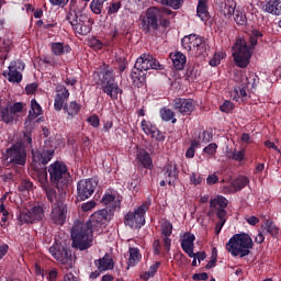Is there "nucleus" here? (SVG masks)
I'll use <instances>...</instances> for the list:
<instances>
[{"label": "nucleus", "mask_w": 281, "mask_h": 281, "mask_svg": "<svg viewBox=\"0 0 281 281\" xmlns=\"http://www.w3.org/2000/svg\"><path fill=\"white\" fill-rule=\"evenodd\" d=\"M52 205L50 218L56 225H65L67 221V205L55 198Z\"/></svg>", "instance_id": "obj_16"}, {"label": "nucleus", "mask_w": 281, "mask_h": 281, "mask_svg": "<svg viewBox=\"0 0 281 281\" xmlns=\"http://www.w3.org/2000/svg\"><path fill=\"white\" fill-rule=\"evenodd\" d=\"M33 186L34 184L29 180H23L22 183H21L22 190H25V191L32 190Z\"/></svg>", "instance_id": "obj_64"}, {"label": "nucleus", "mask_w": 281, "mask_h": 281, "mask_svg": "<svg viewBox=\"0 0 281 281\" xmlns=\"http://www.w3.org/2000/svg\"><path fill=\"white\" fill-rule=\"evenodd\" d=\"M37 181L41 183L42 188L45 190L47 200L49 203L56 201V190L49 188V182L47 180V171L43 170L37 173Z\"/></svg>", "instance_id": "obj_21"}, {"label": "nucleus", "mask_w": 281, "mask_h": 281, "mask_svg": "<svg viewBox=\"0 0 281 281\" xmlns=\"http://www.w3.org/2000/svg\"><path fill=\"white\" fill-rule=\"evenodd\" d=\"M7 161L14 166H25L27 161V151L22 145L15 144L7 149Z\"/></svg>", "instance_id": "obj_14"}, {"label": "nucleus", "mask_w": 281, "mask_h": 281, "mask_svg": "<svg viewBox=\"0 0 281 281\" xmlns=\"http://www.w3.org/2000/svg\"><path fill=\"white\" fill-rule=\"evenodd\" d=\"M38 115H43V108H41V104H38L36 99H32L31 110L29 111V117H32V120H35V117H38Z\"/></svg>", "instance_id": "obj_40"}, {"label": "nucleus", "mask_w": 281, "mask_h": 281, "mask_svg": "<svg viewBox=\"0 0 281 281\" xmlns=\"http://www.w3.org/2000/svg\"><path fill=\"white\" fill-rule=\"evenodd\" d=\"M45 218V210L42 205H34L31 210L21 211L18 215V225L38 223Z\"/></svg>", "instance_id": "obj_9"}, {"label": "nucleus", "mask_w": 281, "mask_h": 281, "mask_svg": "<svg viewBox=\"0 0 281 281\" xmlns=\"http://www.w3.org/2000/svg\"><path fill=\"white\" fill-rule=\"evenodd\" d=\"M48 175L49 181L52 186L60 190L67 188L69 186V179L71 176L69 175V169H67V165L61 161H55L48 166Z\"/></svg>", "instance_id": "obj_3"}, {"label": "nucleus", "mask_w": 281, "mask_h": 281, "mask_svg": "<svg viewBox=\"0 0 281 281\" xmlns=\"http://www.w3.org/2000/svg\"><path fill=\"white\" fill-rule=\"evenodd\" d=\"M231 98L235 101L238 102V100H241L243 102H245V100H247V90L245 88H234L231 91Z\"/></svg>", "instance_id": "obj_38"}, {"label": "nucleus", "mask_w": 281, "mask_h": 281, "mask_svg": "<svg viewBox=\"0 0 281 281\" xmlns=\"http://www.w3.org/2000/svg\"><path fill=\"white\" fill-rule=\"evenodd\" d=\"M265 11L269 14H276L280 16L281 14V0H270L265 4Z\"/></svg>", "instance_id": "obj_34"}, {"label": "nucleus", "mask_w": 281, "mask_h": 281, "mask_svg": "<svg viewBox=\"0 0 281 281\" xmlns=\"http://www.w3.org/2000/svg\"><path fill=\"white\" fill-rule=\"evenodd\" d=\"M66 21L70 23L76 34L87 36L91 32V25L93 22L87 15L78 16L76 11H69L66 15Z\"/></svg>", "instance_id": "obj_7"}, {"label": "nucleus", "mask_w": 281, "mask_h": 281, "mask_svg": "<svg viewBox=\"0 0 281 281\" xmlns=\"http://www.w3.org/2000/svg\"><path fill=\"white\" fill-rule=\"evenodd\" d=\"M218 8L221 12L224 14V16H234L235 10H236V1L234 0H221Z\"/></svg>", "instance_id": "obj_30"}, {"label": "nucleus", "mask_w": 281, "mask_h": 281, "mask_svg": "<svg viewBox=\"0 0 281 281\" xmlns=\"http://www.w3.org/2000/svg\"><path fill=\"white\" fill-rule=\"evenodd\" d=\"M258 38H262L261 32L258 30H252L250 34L251 47H256V45H258Z\"/></svg>", "instance_id": "obj_53"}, {"label": "nucleus", "mask_w": 281, "mask_h": 281, "mask_svg": "<svg viewBox=\"0 0 281 281\" xmlns=\"http://www.w3.org/2000/svg\"><path fill=\"white\" fill-rule=\"evenodd\" d=\"M25 69V63L21 60H12L8 67V70H4L2 76L7 78L12 85H19L23 80V71Z\"/></svg>", "instance_id": "obj_13"}, {"label": "nucleus", "mask_w": 281, "mask_h": 281, "mask_svg": "<svg viewBox=\"0 0 281 281\" xmlns=\"http://www.w3.org/2000/svg\"><path fill=\"white\" fill-rule=\"evenodd\" d=\"M94 265L100 273H102V271H109L114 267L113 258L109 254H105L101 259L95 260Z\"/></svg>", "instance_id": "obj_29"}, {"label": "nucleus", "mask_w": 281, "mask_h": 281, "mask_svg": "<svg viewBox=\"0 0 281 281\" xmlns=\"http://www.w3.org/2000/svg\"><path fill=\"white\" fill-rule=\"evenodd\" d=\"M227 157L234 161H243L245 159V150H235L232 155H227Z\"/></svg>", "instance_id": "obj_55"}, {"label": "nucleus", "mask_w": 281, "mask_h": 281, "mask_svg": "<svg viewBox=\"0 0 281 281\" xmlns=\"http://www.w3.org/2000/svg\"><path fill=\"white\" fill-rule=\"evenodd\" d=\"M80 109L81 106L78 104V102L71 101L69 105L64 106V113H67L69 117H76V115L80 113Z\"/></svg>", "instance_id": "obj_39"}, {"label": "nucleus", "mask_w": 281, "mask_h": 281, "mask_svg": "<svg viewBox=\"0 0 281 281\" xmlns=\"http://www.w3.org/2000/svg\"><path fill=\"white\" fill-rule=\"evenodd\" d=\"M143 76H144V70L138 69L137 67L134 66V69L131 72V78L134 85H137V82H140Z\"/></svg>", "instance_id": "obj_51"}, {"label": "nucleus", "mask_w": 281, "mask_h": 281, "mask_svg": "<svg viewBox=\"0 0 281 281\" xmlns=\"http://www.w3.org/2000/svg\"><path fill=\"white\" fill-rule=\"evenodd\" d=\"M221 54H215L209 61V65H211V67H218V65H221Z\"/></svg>", "instance_id": "obj_61"}, {"label": "nucleus", "mask_w": 281, "mask_h": 281, "mask_svg": "<svg viewBox=\"0 0 281 281\" xmlns=\"http://www.w3.org/2000/svg\"><path fill=\"white\" fill-rule=\"evenodd\" d=\"M164 175L167 178L169 186H175V181L179 178V169L177 168V164L169 162L164 168Z\"/></svg>", "instance_id": "obj_28"}, {"label": "nucleus", "mask_w": 281, "mask_h": 281, "mask_svg": "<svg viewBox=\"0 0 281 281\" xmlns=\"http://www.w3.org/2000/svg\"><path fill=\"white\" fill-rule=\"evenodd\" d=\"M121 8H122V2H120V1L110 3V5L108 8L109 16H111V14H117V12H120Z\"/></svg>", "instance_id": "obj_52"}, {"label": "nucleus", "mask_w": 281, "mask_h": 281, "mask_svg": "<svg viewBox=\"0 0 281 281\" xmlns=\"http://www.w3.org/2000/svg\"><path fill=\"white\" fill-rule=\"evenodd\" d=\"M54 149H48V148H42L37 150H32V157L34 164H38L41 166H47L48 162L54 159Z\"/></svg>", "instance_id": "obj_19"}, {"label": "nucleus", "mask_w": 281, "mask_h": 281, "mask_svg": "<svg viewBox=\"0 0 281 281\" xmlns=\"http://www.w3.org/2000/svg\"><path fill=\"white\" fill-rule=\"evenodd\" d=\"M199 140H192L190 147L186 151L187 159H193L194 153H196V148H199Z\"/></svg>", "instance_id": "obj_50"}, {"label": "nucleus", "mask_w": 281, "mask_h": 281, "mask_svg": "<svg viewBox=\"0 0 281 281\" xmlns=\"http://www.w3.org/2000/svg\"><path fill=\"white\" fill-rule=\"evenodd\" d=\"M95 207V201L91 200L81 205L82 212H90V210H93Z\"/></svg>", "instance_id": "obj_60"}, {"label": "nucleus", "mask_w": 281, "mask_h": 281, "mask_svg": "<svg viewBox=\"0 0 281 281\" xmlns=\"http://www.w3.org/2000/svg\"><path fill=\"white\" fill-rule=\"evenodd\" d=\"M50 47L55 56H65L71 52V46L60 42L52 43Z\"/></svg>", "instance_id": "obj_33"}, {"label": "nucleus", "mask_w": 281, "mask_h": 281, "mask_svg": "<svg viewBox=\"0 0 281 281\" xmlns=\"http://www.w3.org/2000/svg\"><path fill=\"white\" fill-rule=\"evenodd\" d=\"M171 60L175 69L177 71H181L184 69L188 59L186 55H183V53L177 52L173 55H171Z\"/></svg>", "instance_id": "obj_32"}, {"label": "nucleus", "mask_w": 281, "mask_h": 281, "mask_svg": "<svg viewBox=\"0 0 281 281\" xmlns=\"http://www.w3.org/2000/svg\"><path fill=\"white\" fill-rule=\"evenodd\" d=\"M95 231L87 223L75 224L71 228L72 245L80 251L89 249L93 243V233Z\"/></svg>", "instance_id": "obj_2"}, {"label": "nucleus", "mask_w": 281, "mask_h": 281, "mask_svg": "<svg viewBox=\"0 0 281 281\" xmlns=\"http://www.w3.org/2000/svg\"><path fill=\"white\" fill-rule=\"evenodd\" d=\"M263 232L267 234H271V236H278V228L276 227V224L273 222L267 220L262 226Z\"/></svg>", "instance_id": "obj_49"}, {"label": "nucleus", "mask_w": 281, "mask_h": 281, "mask_svg": "<svg viewBox=\"0 0 281 281\" xmlns=\"http://www.w3.org/2000/svg\"><path fill=\"white\" fill-rule=\"evenodd\" d=\"M49 254L64 266V269H71L74 267V258L71 257V251L67 250L63 244L55 243L49 248Z\"/></svg>", "instance_id": "obj_10"}, {"label": "nucleus", "mask_w": 281, "mask_h": 281, "mask_svg": "<svg viewBox=\"0 0 281 281\" xmlns=\"http://www.w3.org/2000/svg\"><path fill=\"white\" fill-rule=\"evenodd\" d=\"M135 67L136 69L148 71V69H160L161 65H159V61L153 55L143 54L136 59Z\"/></svg>", "instance_id": "obj_17"}, {"label": "nucleus", "mask_w": 281, "mask_h": 281, "mask_svg": "<svg viewBox=\"0 0 281 281\" xmlns=\"http://www.w3.org/2000/svg\"><path fill=\"white\" fill-rule=\"evenodd\" d=\"M101 89L111 100H117V95H122L124 93L115 81H108L106 83L101 85Z\"/></svg>", "instance_id": "obj_27"}, {"label": "nucleus", "mask_w": 281, "mask_h": 281, "mask_svg": "<svg viewBox=\"0 0 281 281\" xmlns=\"http://www.w3.org/2000/svg\"><path fill=\"white\" fill-rule=\"evenodd\" d=\"M36 89H38V83H36V82H33V83L27 85V86L25 87V91H26V93H29V94L34 93V91H36Z\"/></svg>", "instance_id": "obj_63"}, {"label": "nucleus", "mask_w": 281, "mask_h": 281, "mask_svg": "<svg viewBox=\"0 0 281 281\" xmlns=\"http://www.w3.org/2000/svg\"><path fill=\"white\" fill-rule=\"evenodd\" d=\"M128 267H135V265H137L139 262V260H142V254L139 252V248H130L128 249Z\"/></svg>", "instance_id": "obj_36"}, {"label": "nucleus", "mask_w": 281, "mask_h": 281, "mask_svg": "<svg viewBox=\"0 0 281 281\" xmlns=\"http://www.w3.org/2000/svg\"><path fill=\"white\" fill-rule=\"evenodd\" d=\"M194 240H196V237L189 232L184 233L181 239V249L189 258H194Z\"/></svg>", "instance_id": "obj_23"}, {"label": "nucleus", "mask_w": 281, "mask_h": 281, "mask_svg": "<svg viewBox=\"0 0 281 281\" xmlns=\"http://www.w3.org/2000/svg\"><path fill=\"white\" fill-rule=\"evenodd\" d=\"M220 111H222V113H232V111H234V103L228 100L224 101L220 106Z\"/></svg>", "instance_id": "obj_56"}, {"label": "nucleus", "mask_w": 281, "mask_h": 281, "mask_svg": "<svg viewBox=\"0 0 281 281\" xmlns=\"http://www.w3.org/2000/svg\"><path fill=\"white\" fill-rule=\"evenodd\" d=\"M196 14L201 21H207V19H210V12L207 11V0L198 2Z\"/></svg>", "instance_id": "obj_35"}, {"label": "nucleus", "mask_w": 281, "mask_h": 281, "mask_svg": "<svg viewBox=\"0 0 281 281\" xmlns=\"http://www.w3.org/2000/svg\"><path fill=\"white\" fill-rule=\"evenodd\" d=\"M150 207V201L144 202L136 207L134 212H128L124 215V225L131 227V229H142L146 225V212Z\"/></svg>", "instance_id": "obj_4"}, {"label": "nucleus", "mask_w": 281, "mask_h": 281, "mask_svg": "<svg viewBox=\"0 0 281 281\" xmlns=\"http://www.w3.org/2000/svg\"><path fill=\"white\" fill-rule=\"evenodd\" d=\"M251 249H254V240L247 233L235 234L226 243V251L235 258L236 256H239V258L249 256V254H251Z\"/></svg>", "instance_id": "obj_1"}, {"label": "nucleus", "mask_w": 281, "mask_h": 281, "mask_svg": "<svg viewBox=\"0 0 281 281\" xmlns=\"http://www.w3.org/2000/svg\"><path fill=\"white\" fill-rule=\"evenodd\" d=\"M207 278H210V276L207 274V272H201V273H195L192 277V280L195 281H201V280H207Z\"/></svg>", "instance_id": "obj_62"}, {"label": "nucleus", "mask_w": 281, "mask_h": 281, "mask_svg": "<svg viewBox=\"0 0 281 281\" xmlns=\"http://www.w3.org/2000/svg\"><path fill=\"white\" fill-rule=\"evenodd\" d=\"M23 113V102L3 101L0 97V122L12 124L16 114Z\"/></svg>", "instance_id": "obj_8"}, {"label": "nucleus", "mask_w": 281, "mask_h": 281, "mask_svg": "<svg viewBox=\"0 0 281 281\" xmlns=\"http://www.w3.org/2000/svg\"><path fill=\"white\" fill-rule=\"evenodd\" d=\"M105 1L109 0H92L90 3V9L93 14H102V8H104Z\"/></svg>", "instance_id": "obj_46"}, {"label": "nucleus", "mask_w": 281, "mask_h": 281, "mask_svg": "<svg viewBox=\"0 0 281 281\" xmlns=\"http://www.w3.org/2000/svg\"><path fill=\"white\" fill-rule=\"evenodd\" d=\"M142 131L145 135H150L153 139H156L157 142H164L166 139V136L157 128L156 125H153L149 121L143 120L140 123Z\"/></svg>", "instance_id": "obj_20"}, {"label": "nucleus", "mask_w": 281, "mask_h": 281, "mask_svg": "<svg viewBox=\"0 0 281 281\" xmlns=\"http://www.w3.org/2000/svg\"><path fill=\"white\" fill-rule=\"evenodd\" d=\"M173 109L181 115H192L194 112V101L192 99L177 98L173 100Z\"/></svg>", "instance_id": "obj_18"}, {"label": "nucleus", "mask_w": 281, "mask_h": 281, "mask_svg": "<svg viewBox=\"0 0 281 281\" xmlns=\"http://www.w3.org/2000/svg\"><path fill=\"white\" fill-rule=\"evenodd\" d=\"M95 188H98V180L93 178L80 180L77 183V196L79 201H87V199H91V196H93V192H95Z\"/></svg>", "instance_id": "obj_15"}, {"label": "nucleus", "mask_w": 281, "mask_h": 281, "mask_svg": "<svg viewBox=\"0 0 281 281\" xmlns=\"http://www.w3.org/2000/svg\"><path fill=\"white\" fill-rule=\"evenodd\" d=\"M183 49L186 52H192L195 50L198 54H204L207 52V43L205 42V38L196 35V34H190L182 38L181 41Z\"/></svg>", "instance_id": "obj_11"}, {"label": "nucleus", "mask_w": 281, "mask_h": 281, "mask_svg": "<svg viewBox=\"0 0 281 281\" xmlns=\"http://www.w3.org/2000/svg\"><path fill=\"white\" fill-rule=\"evenodd\" d=\"M111 221V210H99L94 212L91 216L89 222L87 223L97 234L102 233V229L106 227Z\"/></svg>", "instance_id": "obj_12"}, {"label": "nucleus", "mask_w": 281, "mask_h": 281, "mask_svg": "<svg viewBox=\"0 0 281 281\" xmlns=\"http://www.w3.org/2000/svg\"><path fill=\"white\" fill-rule=\"evenodd\" d=\"M67 100H69V90L65 86H61L58 88L57 94L55 97V111H63V109L65 110V106H67Z\"/></svg>", "instance_id": "obj_24"}, {"label": "nucleus", "mask_w": 281, "mask_h": 281, "mask_svg": "<svg viewBox=\"0 0 281 281\" xmlns=\"http://www.w3.org/2000/svg\"><path fill=\"white\" fill-rule=\"evenodd\" d=\"M14 48V41L10 35L0 36V60H8V55Z\"/></svg>", "instance_id": "obj_25"}, {"label": "nucleus", "mask_w": 281, "mask_h": 281, "mask_svg": "<svg viewBox=\"0 0 281 281\" xmlns=\"http://www.w3.org/2000/svg\"><path fill=\"white\" fill-rule=\"evenodd\" d=\"M234 21L237 23V25H247V15L239 9L235 10V13L233 14Z\"/></svg>", "instance_id": "obj_48"}, {"label": "nucleus", "mask_w": 281, "mask_h": 281, "mask_svg": "<svg viewBox=\"0 0 281 281\" xmlns=\"http://www.w3.org/2000/svg\"><path fill=\"white\" fill-rule=\"evenodd\" d=\"M161 267V262L156 261L150 267L149 270L146 272H143L140 274V280H150V278H155V273H157V269Z\"/></svg>", "instance_id": "obj_42"}, {"label": "nucleus", "mask_w": 281, "mask_h": 281, "mask_svg": "<svg viewBox=\"0 0 281 281\" xmlns=\"http://www.w3.org/2000/svg\"><path fill=\"white\" fill-rule=\"evenodd\" d=\"M87 122L90 124V126H93V128H98V126H100V117L95 114L88 117Z\"/></svg>", "instance_id": "obj_57"}, {"label": "nucleus", "mask_w": 281, "mask_h": 281, "mask_svg": "<svg viewBox=\"0 0 281 281\" xmlns=\"http://www.w3.org/2000/svg\"><path fill=\"white\" fill-rule=\"evenodd\" d=\"M249 186V178L247 176H238L229 186L224 188L225 192L228 194H236V192H240L244 188Z\"/></svg>", "instance_id": "obj_22"}, {"label": "nucleus", "mask_w": 281, "mask_h": 281, "mask_svg": "<svg viewBox=\"0 0 281 281\" xmlns=\"http://www.w3.org/2000/svg\"><path fill=\"white\" fill-rule=\"evenodd\" d=\"M158 3L172 8V10H179L183 5V0H158Z\"/></svg>", "instance_id": "obj_47"}, {"label": "nucleus", "mask_w": 281, "mask_h": 281, "mask_svg": "<svg viewBox=\"0 0 281 281\" xmlns=\"http://www.w3.org/2000/svg\"><path fill=\"white\" fill-rule=\"evenodd\" d=\"M233 58L235 65L240 67V69H245V67L249 65V60H251V47L247 46V42L245 40L239 38L234 44Z\"/></svg>", "instance_id": "obj_6"}, {"label": "nucleus", "mask_w": 281, "mask_h": 281, "mask_svg": "<svg viewBox=\"0 0 281 281\" xmlns=\"http://www.w3.org/2000/svg\"><path fill=\"white\" fill-rule=\"evenodd\" d=\"M217 218H220V223H227V211L225 209H218L216 212Z\"/></svg>", "instance_id": "obj_58"}, {"label": "nucleus", "mask_w": 281, "mask_h": 281, "mask_svg": "<svg viewBox=\"0 0 281 281\" xmlns=\"http://www.w3.org/2000/svg\"><path fill=\"white\" fill-rule=\"evenodd\" d=\"M204 181V178L203 176L201 175H198L195 172H192L190 175V182L193 184V186H201Z\"/></svg>", "instance_id": "obj_54"}, {"label": "nucleus", "mask_w": 281, "mask_h": 281, "mask_svg": "<svg viewBox=\"0 0 281 281\" xmlns=\"http://www.w3.org/2000/svg\"><path fill=\"white\" fill-rule=\"evenodd\" d=\"M216 148H218V145L211 143L204 148V153H206V155H215Z\"/></svg>", "instance_id": "obj_59"}, {"label": "nucleus", "mask_w": 281, "mask_h": 281, "mask_svg": "<svg viewBox=\"0 0 281 281\" xmlns=\"http://www.w3.org/2000/svg\"><path fill=\"white\" fill-rule=\"evenodd\" d=\"M106 82H115V78L113 77V68L106 66L102 71L101 85H106Z\"/></svg>", "instance_id": "obj_44"}, {"label": "nucleus", "mask_w": 281, "mask_h": 281, "mask_svg": "<svg viewBox=\"0 0 281 281\" xmlns=\"http://www.w3.org/2000/svg\"><path fill=\"white\" fill-rule=\"evenodd\" d=\"M172 229L173 226L170 223V221L168 220H162L160 222V232H161V236H172Z\"/></svg>", "instance_id": "obj_45"}, {"label": "nucleus", "mask_w": 281, "mask_h": 281, "mask_svg": "<svg viewBox=\"0 0 281 281\" xmlns=\"http://www.w3.org/2000/svg\"><path fill=\"white\" fill-rule=\"evenodd\" d=\"M161 11V16H158L159 25L161 27H170V20L166 16H170L172 14V11L166 8H159Z\"/></svg>", "instance_id": "obj_41"}, {"label": "nucleus", "mask_w": 281, "mask_h": 281, "mask_svg": "<svg viewBox=\"0 0 281 281\" xmlns=\"http://www.w3.org/2000/svg\"><path fill=\"white\" fill-rule=\"evenodd\" d=\"M159 16H161L159 8H148L139 18L142 31L145 34H150V32L159 30Z\"/></svg>", "instance_id": "obj_5"}, {"label": "nucleus", "mask_w": 281, "mask_h": 281, "mask_svg": "<svg viewBox=\"0 0 281 281\" xmlns=\"http://www.w3.org/2000/svg\"><path fill=\"white\" fill-rule=\"evenodd\" d=\"M228 201L223 195H218L210 201V207H221L220 210H225L227 207Z\"/></svg>", "instance_id": "obj_43"}, {"label": "nucleus", "mask_w": 281, "mask_h": 281, "mask_svg": "<svg viewBox=\"0 0 281 281\" xmlns=\"http://www.w3.org/2000/svg\"><path fill=\"white\" fill-rule=\"evenodd\" d=\"M136 159L143 168H147L148 170L153 169V158L148 151L140 149L136 155Z\"/></svg>", "instance_id": "obj_31"}, {"label": "nucleus", "mask_w": 281, "mask_h": 281, "mask_svg": "<svg viewBox=\"0 0 281 281\" xmlns=\"http://www.w3.org/2000/svg\"><path fill=\"white\" fill-rule=\"evenodd\" d=\"M175 111L169 108L160 109V117L162 122H171V124H177V117H175Z\"/></svg>", "instance_id": "obj_37"}, {"label": "nucleus", "mask_w": 281, "mask_h": 281, "mask_svg": "<svg viewBox=\"0 0 281 281\" xmlns=\"http://www.w3.org/2000/svg\"><path fill=\"white\" fill-rule=\"evenodd\" d=\"M102 205L109 206L111 212H115L122 207V198L114 193H105L101 199Z\"/></svg>", "instance_id": "obj_26"}]
</instances>
